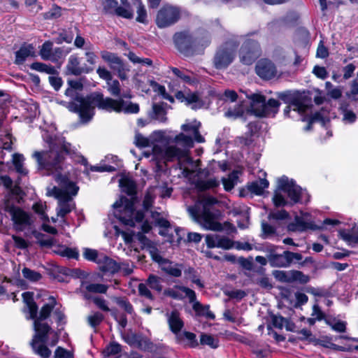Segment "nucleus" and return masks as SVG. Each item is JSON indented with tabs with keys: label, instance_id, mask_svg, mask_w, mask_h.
Instances as JSON below:
<instances>
[{
	"label": "nucleus",
	"instance_id": "4c0bfd02",
	"mask_svg": "<svg viewBox=\"0 0 358 358\" xmlns=\"http://www.w3.org/2000/svg\"><path fill=\"white\" fill-rule=\"evenodd\" d=\"M24 158L21 154H13V164L15 166L16 171L21 176H25L28 171L26 168L24 167Z\"/></svg>",
	"mask_w": 358,
	"mask_h": 358
},
{
	"label": "nucleus",
	"instance_id": "b1692460",
	"mask_svg": "<svg viewBox=\"0 0 358 358\" xmlns=\"http://www.w3.org/2000/svg\"><path fill=\"white\" fill-rule=\"evenodd\" d=\"M100 258L101 259H99L98 266L101 271L104 273H108L110 274H114L120 271V266H118V262L107 257L104 254L103 255V256H101Z\"/></svg>",
	"mask_w": 358,
	"mask_h": 358
},
{
	"label": "nucleus",
	"instance_id": "e433bc0d",
	"mask_svg": "<svg viewBox=\"0 0 358 358\" xmlns=\"http://www.w3.org/2000/svg\"><path fill=\"white\" fill-rule=\"evenodd\" d=\"M183 273L185 280H191L193 283L196 284L200 288L203 287V282L201 281L199 277L197 275L196 271L193 268L184 267Z\"/></svg>",
	"mask_w": 358,
	"mask_h": 358
},
{
	"label": "nucleus",
	"instance_id": "69168bd1",
	"mask_svg": "<svg viewBox=\"0 0 358 358\" xmlns=\"http://www.w3.org/2000/svg\"><path fill=\"white\" fill-rule=\"evenodd\" d=\"M234 247V242L229 238L219 235V241L217 248L224 250H229Z\"/></svg>",
	"mask_w": 358,
	"mask_h": 358
},
{
	"label": "nucleus",
	"instance_id": "a878e982",
	"mask_svg": "<svg viewBox=\"0 0 358 358\" xmlns=\"http://www.w3.org/2000/svg\"><path fill=\"white\" fill-rule=\"evenodd\" d=\"M290 231H303L308 229H315L316 226L313 224L311 219L305 220V217L301 216H296L294 223H291L288 227Z\"/></svg>",
	"mask_w": 358,
	"mask_h": 358
},
{
	"label": "nucleus",
	"instance_id": "49530a36",
	"mask_svg": "<svg viewBox=\"0 0 358 358\" xmlns=\"http://www.w3.org/2000/svg\"><path fill=\"white\" fill-rule=\"evenodd\" d=\"M262 231L261 236L264 239L273 238L277 236L275 229L266 222L262 223Z\"/></svg>",
	"mask_w": 358,
	"mask_h": 358
},
{
	"label": "nucleus",
	"instance_id": "603ef678",
	"mask_svg": "<svg viewBox=\"0 0 358 358\" xmlns=\"http://www.w3.org/2000/svg\"><path fill=\"white\" fill-rule=\"evenodd\" d=\"M341 109L342 110L343 117V120L345 124H352L357 120V115L355 113L347 109V106L341 104Z\"/></svg>",
	"mask_w": 358,
	"mask_h": 358
},
{
	"label": "nucleus",
	"instance_id": "bf43d9fd",
	"mask_svg": "<svg viewBox=\"0 0 358 358\" xmlns=\"http://www.w3.org/2000/svg\"><path fill=\"white\" fill-rule=\"evenodd\" d=\"M161 282V278L154 275H150L147 280L148 285H149L151 289L157 292H161L162 289Z\"/></svg>",
	"mask_w": 358,
	"mask_h": 358
},
{
	"label": "nucleus",
	"instance_id": "dca6fc26",
	"mask_svg": "<svg viewBox=\"0 0 358 358\" xmlns=\"http://www.w3.org/2000/svg\"><path fill=\"white\" fill-rule=\"evenodd\" d=\"M103 9L105 13L115 14L119 17L126 19H132L134 17L133 10L129 5L127 7L118 6L116 0H101Z\"/></svg>",
	"mask_w": 358,
	"mask_h": 358
},
{
	"label": "nucleus",
	"instance_id": "c756f323",
	"mask_svg": "<svg viewBox=\"0 0 358 358\" xmlns=\"http://www.w3.org/2000/svg\"><path fill=\"white\" fill-rule=\"evenodd\" d=\"M34 47L33 45H24L15 52V63L22 64L27 57L34 55Z\"/></svg>",
	"mask_w": 358,
	"mask_h": 358
},
{
	"label": "nucleus",
	"instance_id": "7ed1b4c3",
	"mask_svg": "<svg viewBox=\"0 0 358 358\" xmlns=\"http://www.w3.org/2000/svg\"><path fill=\"white\" fill-rule=\"evenodd\" d=\"M22 298L25 303L24 313L26 314V318L34 320L35 334L31 342L32 349L36 355L42 358H48L51 355V351L44 346L43 344L46 341V334L50 331V327L43 322V320L49 317L55 306L56 301L53 297H50L49 302L42 307L39 316L37 317L38 306L34 301L32 294L24 292Z\"/></svg>",
	"mask_w": 358,
	"mask_h": 358
},
{
	"label": "nucleus",
	"instance_id": "13d9d810",
	"mask_svg": "<svg viewBox=\"0 0 358 358\" xmlns=\"http://www.w3.org/2000/svg\"><path fill=\"white\" fill-rule=\"evenodd\" d=\"M31 68L37 71L45 72L48 74H52L55 71L53 66L41 62L33 63L31 66Z\"/></svg>",
	"mask_w": 358,
	"mask_h": 358
},
{
	"label": "nucleus",
	"instance_id": "de8ad7c7",
	"mask_svg": "<svg viewBox=\"0 0 358 358\" xmlns=\"http://www.w3.org/2000/svg\"><path fill=\"white\" fill-rule=\"evenodd\" d=\"M103 320V315L99 312H93L87 317L88 324L92 328L98 327Z\"/></svg>",
	"mask_w": 358,
	"mask_h": 358
},
{
	"label": "nucleus",
	"instance_id": "ea45409f",
	"mask_svg": "<svg viewBox=\"0 0 358 358\" xmlns=\"http://www.w3.org/2000/svg\"><path fill=\"white\" fill-rule=\"evenodd\" d=\"M120 186L122 191L129 195H133L136 193V184L129 178H122L120 180Z\"/></svg>",
	"mask_w": 358,
	"mask_h": 358
},
{
	"label": "nucleus",
	"instance_id": "39448f33",
	"mask_svg": "<svg viewBox=\"0 0 358 358\" xmlns=\"http://www.w3.org/2000/svg\"><path fill=\"white\" fill-rule=\"evenodd\" d=\"M55 179L59 186L48 188L47 194L57 199V215L62 219V222L64 224L69 225L65 216L76 208L73 196L77 194L79 188L66 176L57 173L55 175Z\"/></svg>",
	"mask_w": 358,
	"mask_h": 358
},
{
	"label": "nucleus",
	"instance_id": "5701e85b",
	"mask_svg": "<svg viewBox=\"0 0 358 358\" xmlns=\"http://www.w3.org/2000/svg\"><path fill=\"white\" fill-rule=\"evenodd\" d=\"M270 248V254L268 255V261L271 266L273 267H287L289 266V257L287 251L282 254L274 253V246H268Z\"/></svg>",
	"mask_w": 358,
	"mask_h": 358
},
{
	"label": "nucleus",
	"instance_id": "cd10ccee",
	"mask_svg": "<svg viewBox=\"0 0 358 358\" xmlns=\"http://www.w3.org/2000/svg\"><path fill=\"white\" fill-rule=\"evenodd\" d=\"M102 59L108 62L111 69L117 71H124V64L122 61L115 54L109 52H103L101 53Z\"/></svg>",
	"mask_w": 358,
	"mask_h": 358
},
{
	"label": "nucleus",
	"instance_id": "f03ea898",
	"mask_svg": "<svg viewBox=\"0 0 358 358\" xmlns=\"http://www.w3.org/2000/svg\"><path fill=\"white\" fill-rule=\"evenodd\" d=\"M66 107L70 111L78 113L83 123L89 122L92 119L95 114V107L108 112L137 113L139 111L137 103L125 101L122 98L113 99L105 97L102 93L96 92L86 97L77 96Z\"/></svg>",
	"mask_w": 358,
	"mask_h": 358
},
{
	"label": "nucleus",
	"instance_id": "6ab92c4d",
	"mask_svg": "<svg viewBox=\"0 0 358 358\" xmlns=\"http://www.w3.org/2000/svg\"><path fill=\"white\" fill-rule=\"evenodd\" d=\"M164 294L168 296L178 300L188 298L189 301H193L196 299L195 292L185 286L177 285L172 288H169L164 291Z\"/></svg>",
	"mask_w": 358,
	"mask_h": 358
},
{
	"label": "nucleus",
	"instance_id": "6e6552de",
	"mask_svg": "<svg viewBox=\"0 0 358 358\" xmlns=\"http://www.w3.org/2000/svg\"><path fill=\"white\" fill-rule=\"evenodd\" d=\"M113 206L115 217L126 225L135 226L136 223L141 222L144 217L142 210H135L132 199L122 197Z\"/></svg>",
	"mask_w": 358,
	"mask_h": 358
},
{
	"label": "nucleus",
	"instance_id": "79ce46f5",
	"mask_svg": "<svg viewBox=\"0 0 358 358\" xmlns=\"http://www.w3.org/2000/svg\"><path fill=\"white\" fill-rule=\"evenodd\" d=\"M136 14L137 16L136 17V20L138 22L146 24L148 23V13L145 6L141 1H138L137 6H136Z\"/></svg>",
	"mask_w": 358,
	"mask_h": 358
},
{
	"label": "nucleus",
	"instance_id": "a211bd4d",
	"mask_svg": "<svg viewBox=\"0 0 358 358\" xmlns=\"http://www.w3.org/2000/svg\"><path fill=\"white\" fill-rule=\"evenodd\" d=\"M276 279L284 282L307 283L310 280L308 275L303 274L300 271L291 270L288 271H278L274 273Z\"/></svg>",
	"mask_w": 358,
	"mask_h": 358
},
{
	"label": "nucleus",
	"instance_id": "f8f14e48",
	"mask_svg": "<svg viewBox=\"0 0 358 358\" xmlns=\"http://www.w3.org/2000/svg\"><path fill=\"white\" fill-rule=\"evenodd\" d=\"M238 44L227 41L220 47L213 58V66L218 70L227 69L234 61Z\"/></svg>",
	"mask_w": 358,
	"mask_h": 358
},
{
	"label": "nucleus",
	"instance_id": "774afa93",
	"mask_svg": "<svg viewBox=\"0 0 358 358\" xmlns=\"http://www.w3.org/2000/svg\"><path fill=\"white\" fill-rule=\"evenodd\" d=\"M220 182L215 178H209L206 180L201 181L199 183V187L202 189H208L216 187L219 185Z\"/></svg>",
	"mask_w": 358,
	"mask_h": 358
},
{
	"label": "nucleus",
	"instance_id": "6e6d98bb",
	"mask_svg": "<svg viewBox=\"0 0 358 358\" xmlns=\"http://www.w3.org/2000/svg\"><path fill=\"white\" fill-rule=\"evenodd\" d=\"M108 85V90L111 94V95L115 96H120V83L117 80L110 79L107 82Z\"/></svg>",
	"mask_w": 358,
	"mask_h": 358
},
{
	"label": "nucleus",
	"instance_id": "412c9836",
	"mask_svg": "<svg viewBox=\"0 0 358 358\" xmlns=\"http://www.w3.org/2000/svg\"><path fill=\"white\" fill-rule=\"evenodd\" d=\"M125 341L132 347L137 348L143 351H149L152 348L150 340L142 335L131 334L125 337Z\"/></svg>",
	"mask_w": 358,
	"mask_h": 358
},
{
	"label": "nucleus",
	"instance_id": "864d4df0",
	"mask_svg": "<svg viewBox=\"0 0 358 358\" xmlns=\"http://www.w3.org/2000/svg\"><path fill=\"white\" fill-rule=\"evenodd\" d=\"M129 59L134 64H139L145 66H151L152 62L149 58H141L137 56L135 53L129 52L127 55Z\"/></svg>",
	"mask_w": 358,
	"mask_h": 358
},
{
	"label": "nucleus",
	"instance_id": "9b49d317",
	"mask_svg": "<svg viewBox=\"0 0 358 358\" xmlns=\"http://www.w3.org/2000/svg\"><path fill=\"white\" fill-rule=\"evenodd\" d=\"M113 235L115 236H122L126 244L133 248L135 251L141 249H152L153 248L152 243L146 238L141 232L137 234L133 231H124L121 230L117 226L113 225Z\"/></svg>",
	"mask_w": 358,
	"mask_h": 358
},
{
	"label": "nucleus",
	"instance_id": "f257e3e1",
	"mask_svg": "<svg viewBox=\"0 0 358 358\" xmlns=\"http://www.w3.org/2000/svg\"><path fill=\"white\" fill-rule=\"evenodd\" d=\"M164 138V133L162 131H154L149 138L145 137L141 134H136L135 143L138 147H151V154L147 151L144 152V155L147 157L152 155V159L155 160L157 164L162 161H172L176 159L178 161L179 169L182 170V175L185 177L189 176L194 172V168L195 167L193 159L189 155V149L193 147L192 138L183 133L176 135L173 142L178 145H181V148L176 145H169L162 148L155 143V141H160Z\"/></svg>",
	"mask_w": 358,
	"mask_h": 358
},
{
	"label": "nucleus",
	"instance_id": "aec40b11",
	"mask_svg": "<svg viewBox=\"0 0 358 358\" xmlns=\"http://www.w3.org/2000/svg\"><path fill=\"white\" fill-rule=\"evenodd\" d=\"M257 74L263 79L270 80L277 73L276 68L273 62L264 59L259 60L256 65Z\"/></svg>",
	"mask_w": 358,
	"mask_h": 358
},
{
	"label": "nucleus",
	"instance_id": "9d476101",
	"mask_svg": "<svg viewBox=\"0 0 358 358\" xmlns=\"http://www.w3.org/2000/svg\"><path fill=\"white\" fill-rule=\"evenodd\" d=\"M173 38L178 50L186 56L193 55L198 45L206 46L210 43L208 37H206L203 41L199 40L198 38H194L187 31L176 33Z\"/></svg>",
	"mask_w": 358,
	"mask_h": 358
},
{
	"label": "nucleus",
	"instance_id": "1a4fd4ad",
	"mask_svg": "<svg viewBox=\"0 0 358 358\" xmlns=\"http://www.w3.org/2000/svg\"><path fill=\"white\" fill-rule=\"evenodd\" d=\"M250 100V110L257 117H274L278 112L280 103L270 99L266 101V97L260 92L250 93L247 95Z\"/></svg>",
	"mask_w": 358,
	"mask_h": 358
},
{
	"label": "nucleus",
	"instance_id": "ddd939ff",
	"mask_svg": "<svg viewBox=\"0 0 358 358\" xmlns=\"http://www.w3.org/2000/svg\"><path fill=\"white\" fill-rule=\"evenodd\" d=\"M5 210L10 216L13 227L16 231H22L29 229L34 223L31 215L20 207L6 205Z\"/></svg>",
	"mask_w": 358,
	"mask_h": 358
},
{
	"label": "nucleus",
	"instance_id": "20e7f679",
	"mask_svg": "<svg viewBox=\"0 0 358 358\" xmlns=\"http://www.w3.org/2000/svg\"><path fill=\"white\" fill-rule=\"evenodd\" d=\"M42 137L50 149L48 151H36L33 157L36 160L39 169L47 171L48 174H55L61 169L64 155L71 154V145L52 131H43Z\"/></svg>",
	"mask_w": 358,
	"mask_h": 358
},
{
	"label": "nucleus",
	"instance_id": "052dcab7",
	"mask_svg": "<svg viewBox=\"0 0 358 358\" xmlns=\"http://www.w3.org/2000/svg\"><path fill=\"white\" fill-rule=\"evenodd\" d=\"M243 107L242 104L236 103L234 106V108L231 107L225 112V115L229 117H238L243 115Z\"/></svg>",
	"mask_w": 358,
	"mask_h": 358
},
{
	"label": "nucleus",
	"instance_id": "c9c22d12",
	"mask_svg": "<svg viewBox=\"0 0 358 358\" xmlns=\"http://www.w3.org/2000/svg\"><path fill=\"white\" fill-rule=\"evenodd\" d=\"M325 322L336 332L344 333L346 331L347 324L344 321H341L335 317H327L325 319Z\"/></svg>",
	"mask_w": 358,
	"mask_h": 358
},
{
	"label": "nucleus",
	"instance_id": "3c124183",
	"mask_svg": "<svg viewBox=\"0 0 358 358\" xmlns=\"http://www.w3.org/2000/svg\"><path fill=\"white\" fill-rule=\"evenodd\" d=\"M52 50V43L50 41L45 42L41 48L40 55L44 60L54 59L50 57Z\"/></svg>",
	"mask_w": 358,
	"mask_h": 358
},
{
	"label": "nucleus",
	"instance_id": "473e14b6",
	"mask_svg": "<svg viewBox=\"0 0 358 358\" xmlns=\"http://www.w3.org/2000/svg\"><path fill=\"white\" fill-rule=\"evenodd\" d=\"M268 181L266 179L259 178L249 183L248 189L252 193L261 195L264 193V189L268 187Z\"/></svg>",
	"mask_w": 358,
	"mask_h": 358
},
{
	"label": "nucleus",
	"instance_id": "4d7b16f0",
	"mask_svg": "<svg viewBox=\"0 0 358 358\" xmlns=\"http://www.w3.org/2000/svg\"><path fill=\"white\" fill-rule=\"evenodd\" d=\"M200 341L202 345H206L212 348H217L218 347V341L213 336L208 334H201Z\"/></svg>",
	"mask_w": 358,
	"mask_h": 358
},
{
	"label": "nucleus",
	"instance_id": "f704fd0d",
	"mask_svg": "<svg viewBox=\"0 0 358 358\" xmlns=\"http://www.w3.org/2000/svg\"><path fill=\"white\" fill-rule=\"evenodd\" d=\"M54 252L62 257H65L69 259H78L79 255L76 248H71L63 245L57 247L54 250Z\"/></svg>",
	"mask_w": 358,
	"mask_h": 358
},
{
	"label": "nucleus",
	"instance_id": "5fc2aeb1",
	"mask_svg": "<svg viewBox=\"0 0 358 358\" xmlns=\"http://www.w3.org/2000/svg\"><path fill=\"white\" fill-rule=\"evenodd\" d=\"M341 236L350 245L358 243V234L352 231H343L341 232Z\"/></svg>",
	"mask_w": 358,
	"mask_h": 358
},
{
	"label": "nucleus",
	"instance_id": "72a5a7b5",
	"mask_svg": "<svg viewBox=\"0 0 358 358\" xmlns=\"http://www.w3.org/2000/svg\"><path fill=\"white\" fill-rule=\"evenodd\" d=\"M192 303V308L196 312V315L199 316H204L208 319H214V314L209 310V306H203L201 303L196 301V299L193 301H189Z\"/></svg>",
	"mask_w": 358,
	"mask_h": 358
},
{
	"label": "nucleus",
	"instance_id": "0e129e2a",
	"mask_svg": "<svg viewBox=\"0 0 358 358\" xmlns=\"http://www.w3.org/2000/svg\"><path fill=\"white\" fill-rule=\"evenodd\" d=\"M14 140L15 139L13 138L12 135L9 133L1 136L0 141L2 144V148L10 151L12 150V145Z\"/></svg>",
	"mask_w": 358,
	"mask_h": 358
},
{
	"label": "nucleus",
	"instance_id": "2eb2a0df",
	"mask_svg": "<svg viewBox=\"0 0 358 358\" xmlns=\"http://www.w3.org/2000/svg\"><path fill=\"white\" fill-rule=\"evenodd\" d=\"M260 55V49L258 43L255 40L246 39L242 45L239 57L243 64H252Z\"/></svg>",
	"mask_w": 358,
	"mask_h": 358
},
{
	"label": "nucleus",
	"instance_id": "e2e57ef3",
	"mask_svg": "<svg viewBox=\"0 0 358 358\" xmlns=\"http://www.w3.org/2000/svg\"><path fill=\"white\" fill-rule=\"evenodd\" d=\"M108 285L103 284L92 283L86 287L90 292L105 294L108 290Z\"/></svg>",
	"mask_w": 358,
	"mask_h": 358
},
{
	"label": "nucleus",
	"instance_id": "c03bdc74",
	"mask_svg": "<svg viewBox=\"0 0 358 358\" xmlns=\"http://www.w3.org/2000/svg\"><path fill=\"white\" fill-rule=\"evenodd\" d=\"M152 219L155 224L163 229H168L170 227L169 222L158 212H152Z\"/></svg>",
	"mask_w": 358,
	"mask_h": 358
},
{
	"label": "nucleus",
	"instance_id": "423d86ee",
	"mask_svg": "<svg viewBox=\"0 0 358 358\" xmlns=\"http://www.w3.org/2000/svg\"><path fill=\"white\" fill-rule=\"evenodd\" d=\"M217 200L212 196H205L194 206H188L187 210L191 217L201 224L205 229L215 231L223 229L222 224L217 222L221 212L214 208Z\"/></svg>",
	"mask_w": 358,
	"mask_h": 358
},
{
	"label": "nucleus",
	"instance_id": "bb28decb",
	"mask_svg": "<svg viewBox=\"0 0 358 358\" xmlns=\"http://www.w3.org/2000/svg\"><path fill=\"white\" fill-rule=\"evenodd\" d=\"M176 97L181 102H185L192 109H197L201 107V101L199 96L195 93H189L185 95L182 92L179 91L176 94Z\"/></svg>",
	"mask_w": 358,
	"mask_h": 358
},
{
	"label": "nucleus",
	"instance_id": "338daca9",
	"mask_svg": "<svg viewBox=\"0 0 358 358\" xmlns=\"http://www.w3.org/2000/svg\"><path fill=\"white\" fill-rule=\"evenodd\" d=\"M108 356L117 357L121 352V345L117 343H111L106 349Z\"/></svg>",
	"mask_w": 358,
	"mask_h": 358
},
{
	"label": "nucleus",
	"instance_id": "a18cd8bd",
	"mask_svg": "<svg viewBox=\"0 0 358 358\" xmlns=\"http://www.w3.org/2000/svg\"><path fill=\"white\" fill-rule=\"evenodd\" d=\"M103 253H99L96 250L90 248H84L83 257L85 259L99 264V259L101 256H103Z\"/></svg>",
	"mask_w": 358,
	"mask_h": 358
},
{
	"label": "nucleus",
	"instance_id": "f3484780",
	"mask_svg": "<svg viewBox=\"0 0 358 358\" xmlns=\"http://www.w3.org/2000/svg\"><path fill=\"white\" fill-rule=\"evenodd\" d=\"M278 98L285 103L294 106L293 110L298 112L299 114L306 113L309 108V106L304 103L301 97L290 91L279 93Z\"/></svg>",
	"mask_w": 358,
	"mask_h": 358
},
{
	"label": "nucleus",
	"instance_id": "37998d69",
	"mask_svg": "<svg viewBox=\"0 0 358 358\" xmlns=\"http://www.w3.org/2000/svg\"><path fill=\"white\" fill-rule=\"evenodd\" d=\"M114 301L127 314L131 316L134 315L133 306L127 299L122 297H115Z\"/></svg>",
	"mask_w": 358,
	"mask_h": 358
},
{
	"label": "nucleus",
	"instance_id": "2f4dec72",
	"mask_svg": "<svg viewBox=\"0 0 358 358\" xmlns=\"http://www.w3.org/2000/svg\"><path fill=\"white\" fill-rule=\"evenodd\" d=\"M176 340L178 344L185 346L193 348L197 345L196 335L191 332H181L177 337H176Z\"/></svg>",
	"mask_w": 358,
	"mask_h": 358
},
{
	"label": "nucleus",
	"instance_id": "a19ab883",
	"mask_svg": "<svg viewBox=\"0 0 358 358\" xmlns=\"http://www.w3.org/2000/svg\"><path fill=\"white\" fill-rule=\"evenodd\" d=\"M153 115L152 117L160 122L166 121V112L163 104L155 103L152 106Z\"/></svg>",
	"mask_w": 358,
	"mask_h": 358
},
{
	"label": "nucleus",
	"instance_id": "393cba45",
	"mask_svg": "<svg viewBox=\"0 0 358 358\" xmlns=\"http://www.w3.org/2000/svg\"><path fill=\"white\" fill-rule=\"evenodd\" d=\"M167 317L169 328L175 334L176 337H177L181 333V329L184 326L183 321L180 318L178 312L176 310L168 313Z\"/></svg>",
	"mask_w": 358,
	"mask_h": 358
},
{
	"label": "nucleus",
	"instance_id": "680f3d73",
	"mask_svg": "<svg viewBox=\"0 0 358 358\" xmlns=\"http://www.w3.org/2000/svg\"><path fill=\"white\" fill-rule=\"evenodd\" d=\"M45 203L42 201L35 203L32 207L33 210L41 216L42 220L48 221V217L45 212Z\"/></svg>",
	"mask_w": 358,
	"mask_h": 358
},
{
	"label": "nucleus",
	"instance_id": "09e8293b",
	"mask_svg": "<svg viewBox=\"0 0 358 358\" xmlns=\"http://www.w3.org/2000/svg\"><path fill=\"white\" fill-rule=\"evenodd\" d=\"M22 273L25 279L31 282H37L41 278V274L40 273L27 267L22 269Z\"/></svg>",
	"mask_w": 358,
	"mask_h": 358
},
{
	"label": "nucleus",
	"instance_id": "0eeeda50",
	"mask_svg": "<svg viewBox=\"0 0 358 358\" xmlns=\"http://www.w3.org/2000/svg\"><path fill=\"white\" fill-rule=\"evenodd\" d=\"M277 189L275 191L273 201L275 206H284L288 204L282 193L287 194L291 199L292 203H307L309 201V195L306 189H303L297 185L292 179L287 176H282L278 179Z\"/></svg>",
	"mask_w": 358,
	"mask_h": 358
},
{
	"label": "nucleus",
	"instance_id": "4468645a",
	"mask_svg": "<svg viewBox=\"0 0 358 358\" xmlns=\"http://www.w3.org/2000/svg\"><path fill=\"white\" fill-rule=\"evenodd\" d=\"M181 10L179 7L166 5L158 11L156 17V24L159 28H165L173 25L180 17Z\"/></svg>",
	"mask_w": 358,
	"mask_h": 358
},
{
	"label": "nucleus",
	"instance_id": "c85d7f7f",
	"mask_svg": "<svg viewBox=\"0 0 358 358\" xmlns=\"http://www.w3.org/2000/svg\"><path fill=\"white\" fill-rule=\"evenodd\" d=\"M68 71L73 75L78 76L83 73H88L92 69L81 67L78 57L72 55L69 57L67 64Z\"/></svg>",
	"mask_w": 358,
	"mask_h": 358
},
{
	"label": "nucleus",
	"instance_id": "4be33fe9",
	"mask_svg": "<svg viewBox=\"0 0 358 358\" xmlns=\"http://www.w3.org/2000/svg\"><path fill=\"white\" fill-rule=\"evenodd\" d=\"M201 127V122L194 120L192 121H187L185 124L181 126V129L187 133H190L192 136V142L194 140L197 143H203L205 141L204 138L199 133V128ZM187 136V134H185ZM188 136V135H187ZM190 137V136H189Z\"/></svg>",
	"mask_w": 358,
	"mask_h": 358
},
{
	"label": "nucleus",
	"instance_id": "58836bf2",
	"mask_svg": "<svg viewBox=\"0 0 358 358\" xmlns=\"http://www.w3.org/2000/svg\"><path fill=\"white\" fill-rule=\"evenodd\" d=\"M222 184L226 191L231 190L238 181V172L233 171L227 178H222Z\"/></svg>",
	"mask_w": 358,
	"mask_h": 358
},
{
	"label": "nucleus",
	"instance_id": "7c9ffc66",
	"mask_svg": "<svg viewBox=\"0 0 358 358\" xmlns=\"http://www.w3.org/2000/svg\"><path fill=\"white\" fill-rule=\"evenodd\" d=\"M160 264L162 265V270L167 274L173 277H180L184 269L182 264H174L165 260Z\"/></svg>",
	"mask_w": 358,
	"mask_h": 358
},
{
	"label": "nucleus",
	"instance_id": "8fccbe9b",
	"mask_svg": "<svg viewBox=\"0 0 358 358\" xmlns=\"http://www.w3.org/2000/svg\"><path fill=\"white\" fill-rule=\"evenodd\" d=\"M173 73L185 83H191L192 78L187 70H180L176 67L171 69Z\"/></svg>",
	"mask_w": 358,
	"mask_h": 358
}]
</instances>
